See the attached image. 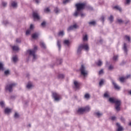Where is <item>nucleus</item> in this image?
Instances as JSON below:
<instances>
[{"mask_svg": "<svg viewBox=\"0 0 131 131\" xmlns=\"http://www.w3.org/2000/svg\"><path fill=\"white\" fill-rule=\"evenodd\" d=\"M27 89H31V88H32V84L31 83H28L27 85Z\"/></svg>", "mask_w": 131, "mask_h": 131, "instance_id": "37", "label": "nucleus"}, {"mask_svg": "<svg viewBox=\"0 0 131 131\" xmlns=\"http://www.w3.org/2000/svg\"><path fill=\"white\" fill-rule=\"evenodd\" d=\"M69 2H70V0H64L63 1V4L64 5H66V4H68V3H69Z\"/></svg>", "mask_w": 131, "mask_h": 131, "instance_id": "42", "label": "nucleus"}, {"mask_svg": "<svg viewBox=\"0 0 131 131\" xmlns=\"http://www.w3.org/2000/svg\"><path fill=\"white\" fill-rule=\"evenodd\" d=\"M103 97L104 98H110V95H109V92H106L105 93H104V95H103Z\"/></svg>", "mask_w": 131, "mask_h": 131, "instance_id": "22", "label": "nucleus"}, {"mask_svg": "<svg viewBox=\"0 0 131 131\" xmlns=\"http://www.w3.org/2000/svg\"><path fill=\"white\" fill-rule=\"evenodd\" d=\"M112 82L116 90H120V86H119L116 83H115L114 81L112 80Z\"/></svg>", "mask_w": 131, "mask_h": 131, "instance_id": "14", "label": "nucleus"}, {"mask_svg": "<svg viewBox=\"0 0 131 131\" xmlns=\"http://www.w3.org/2000/svg\"><path fill=\"white\" fill-rule=\"evenodd\" d=\"M44 12H45V13H49V12H50V9L49 8L45 9Z\"/></svg>", "mask_w": 131, "mask_h": 131, "instance_id": "45", "label": "nucleus"}, {"mask_svg": "<svg viewBox=\"0 0 131 131\" xmlns=\"http://www.w3.org/2000/svg\"><path fill=\"white\" fill-rule=\"evenodd\" d=\"M57 46L58 48L59 51H61V40H58L57 41Z\"/></svg>", "mask_w": 131, "mask_h": 131, "instance_id": "17", "label": "nucleus"}, {"mask_svg": "<svg viewBox=\"0 0 131 131\" xmlns=\"http://www.w3.org/2000/svg\"><path fill=\"white\" fill-rule=\"evenodd\" d=\"M125 38L128 40V41H130V37L129 36L125 35Z\"/></svg>", "mask_w": 131, "mask_h": 131, "instance_id": "39", "label": "nucleus"}, {"mask_svg": "<svg viewBox=\"0 0 131 131\" xmlns=\"http://www.w3.org/2000/svg\"><path fill=\"white\" fill-rule=\"evenodd\" d=\"M8 23H9L7 20H5L3 21V24H4L5 25H7V24H8Z\"/></svg>", "mask_w": 131, "mask_h": 131, "instance_id": "53", "label": "nucleus"}, {"mask_svg": "<svg viewBox=\"0 0 131 131\" xmlns=\"http://www.w3.org/2000/svg\"><path fill=\"white\" fill-rule=\"evenodd\" d=\"M57 64H61V63H62V59H58V60H57Z\"/></svg>", "mask_w": 131, "mask_h": 131, "instance_id": "47", "label": "nucleus"}, {"mask_svg": "<svg viewBox=\"0 0 131 131\" xmlns=\"http://www.w3.org/2000/svg\"><path fill=\"white\" fill-rule=\"evenodd\" d=\"M41 26H45L46 25V22L43 21L41 24Z\"/></svg>", "mask_w": 131, "mask_h": 131, "instance_id": "56", "label": "nucleus"}, {"mask_svg": "<svg viewBox=\"0 0 131 131\" xmlns=\"http://www.w3.org/2000/svg\"><path fill=\"white\" fill-rule=\"evenodd\" d=\"M117 21L118 22V23H119L120 24H121V23H122V22H123V21L121 19H118Z\"/></svg>", "mask_w": 131, "mask_h": 131, "instance_id": "51", "label": "nucleus"}, {"mask_svg": "<svg viewBox=\"0 0 131 131\" xmlns=\"http://www.w3.org/2000/svg\"><path fill=\"white\" fill-rule=\"evenodd\" d=\"M101 21H102V22H104V19H105V17L104 16H102L101 17Z\"/></svg>", "mask_w": 131, "mask_h": 131, "instance_id": "55", "label": "nucleus"}, {"mask_svg": "<svg viewBox=\"0 0 131 131\" xmlns=\"http://www.w3.org/2000/svg\"><path fill=\"white\" fill-rule=\"evenodd\" d=\"M123 50L126 55H127V46H126V43H124L123 47Z\"/></svg>", "mask_w": 131, "mask_h": 131, "instance_id": "16", "label": "nucleus"}, {"mask_svg": "<svg viewBox=\"0 0 131 131\" xmlns=\"http://www.w3.org/2000/svg\"><path fill=\"white\" fill-rule=\"evenodd\" d=\"M90 94L88 93L85 94L84 95L85 99H86L87 100H89V99H90Z\"/></svg>", "mask_w": 131, "mask_h": 131, "instance_id": "32", "label": "nucleus"}, {"mask_svg": "<svg viewBox=\"0 0 131 131\" xmlns=\"http://www.w3.org/2000/svg\"><path fill=\"white\" fill-rule=\"evenodd\" d=\"M83 41H86L88 40V35H85L83 37Z\"/></svg>", "mask_w": 131, "mask_h": 131, "instance_id": "35", "label": "nucleus"}, {"mask_svg": "<svg viewBox=\"0 0 131 131\" xmlns=\"http://www.w3.org/2000/svg\"><path fill=\"white\" fill-rule=\"evenodd\" d=\"M79 14L81 15V16L82 17H84V16H85V14H84L81 13V11H80V12L78 13V15H79Z\"/></svg>", "mask_w": 131, "mask_h": 131, "instance_id": "46", "label": "nucleus"}, {"mask_svg": "<svg viewBox=\"0 0 131 131\" xmlns=\"http://www.w3.org/2000/svg\"><path fill=\"white\" fill-rule=\"evenodd\" d=\"M12 60L14 63H16L18 61V57L17 55L14 56L12 57Z\"/></svg>", "mask_w": 131, "mask_h": 131, "instance_id": "20", "label": "nucleus"}, {"mask_svg": "<svg viewBox=\"0 0 131 131\" xmlns=\"http://www.w3.org/2000/svg\"><path fill=\"white\" fill-rule=\"evenodd\" d=\"M112 69H113V66H112V65L110 66L109 67H108V70H112Z\"/></svg>", "mask_w": 131, "mask_h": 131, "instance_id": "52", "label": "nucleus"}, {"mask_svg": "<svg viewBox=\"0 0 131 131\" xmlns=\"http://www.w3.org/2000/svg\"><path fill=\"white\" fill-rule=\"evenodd\" d=\"M76 7V11L74 13L75 17H78V13H80L81 10H83L85 7V3H77L75 5Z\"/></svg>", "mask_w": 131, "mask_h": 131, "instance_id": "1", "label": "nucleus"}, {"mask_svg": "<svg viewBox=\"0 0 131 131\" xmlns=\"http://www.w3.org/2000/svg\"><path fill=\"white\" fill-rule=\"evenodd\" d=\"M11 6L12 7V8H17V3L16 2H12L11 3Z\"/></svg>", "mask_w": 131, "mask_h": 131, "instance_id": "19", "label": "nucleus"}, {"mask_svg": "<svg viewBox=\"0 0 131 131\" xmlns=\"http://www.w3.org/2000/svg\"><path fill=\"white\" fill-rule=\"evenodd\" d=\"M64 35H65V33L64 32V31H60L58 33L59 36H64Z\"/></svg>", "mask_w": 131, "mask_h": 131, "instance_id": "26", "label": "nucleus"}, {"mask_svg": "<svg viewBox=\"0 0 131 131\" xmlns=\"http://www.w3.org/2000/svg\"><path fill=\"white\" fill-rule=\"evenodd\" d=\"M33 17L34 19H36L37 20H39L40 19V16L37 11H34L33 12Z\"/></svg>", "mask_w": 131, "mask_h": 131, "instance_id": "8", "label": "nucleus"}, {"mask_svg": "<svg viewBox=\"0 0 131 131\" xmlns=\"http://www.w3.org/2000/svg\"><path fill=\"white\" fill-rule=\"evenodd\" d=\"M63 43L68 47L70 45V41L69 40H64L63 41Z\"/></svg>", "mask_w": 131, "mask_h": 131, "instance_id": "18", "label": "nucleus"}, {"mask_svg": "<svg viewBox=\"0 0 131 131\" xmlns=\"http://www.w3.org/2000/svg\"><path fill=\"white\" fill-rule=\"evenodd\" d=\"M103 73H104V71H103V70H101L100 71H99V75L103 74Z\"/></svg>", "mask_w": 131, "mask_h": 131, "instance_id": "50", "label": "nucleus"}, {"mask_svg": "<svg viewBox=\"0 0 131 131\" xmlns=\"http://www.w3.org/2000/svg\"><path fill=\"white\" fill-rule=\"evenodd\" d=\"M96 64L98 66H101V65L103 64V62H102V60H99L97 62H96Z\"/></svg>", "mask_w": 131, "mask_h": 131, "instance_id": "27", "label": "nucleus"}, {"mask_svg": "<svg viewBox=\"0 0 131 131\" xmlns=\"http://www.w3.org/2000/svg\"><path fill=\"white\" fill-rule=\"evenodd\" d=\"M80 71L81 75H82L83 76H86V75H88L89 73V71L86 70L85 67L83 64H82L81 66V68H80Z\"/></svg>", "mask_w": 131, "mask_h": 131, "instance_id": "5", "label": "nucleus"}, {"mask_svg": "<svg viewBox=\"0 0 131 131\" xmlns=\"http://www.w3.org/2000/svg\"><path fill=\"white\" fill-rule=\"evenodd\" d=\"M95 115L96 116H97V117H101V116L103 115V113H100V112H97L95 113Z\"/></svg>", "mask_w": 131, "mask_h": 131, "instance_id": "23", "label": "nucleus"}, {"mask_svg": "<svg viewBox=\"0 0 131 131\" xmlns=\"http://www.w3.org/2000/svg\"><path fill=\"white\" fill-rule=\"evenodd\" d=\"M64 76L63 74H59L58 75V78H59V79L64 78Z\"/></svg>", "mask_w": 131, "mask_h": 131, "instance_id": "41", "label": "nucleus"}, {"mask_svg": "<svg viewBox=\"0 0 131 131\" xmlns=\"http://www.w3.org/2000/svg\"><path fill=\"white\" fill-rule=\"evenodd\" d=\"M130 77V75H127L125 77H121L119 78V80L121 82H124V80L125 79H127V78H129Z\"/></svg>", "mask_w": 131, "mask_h": 131, "instance_id": "11", "label": "nucleus"}, {"mask_svg": "<svg viewBox=\"0 0 131 131\" xmlns=\"http://www.w3.org/2000/svg\"><path fill=\"white\" fill-rule=\"evenodd\" d=\"M77 28H78V25H77V24H75L74 25H73V26H70L67 30L68 31H70V30H73V29H77Z\"/></svg>", "mask_w": 131, "mask_h": 131, "instance_id": "9", "label": "nucleus"}, {"mask_svg": "<svg viewBox=\"0 0 131 131\" xmlns=\"http://www.w3.org/2000/svg\"><path fill=\"white\" fill-rule=\"evenodd\" d=\"M89 25H96L95 21H92L89 23Z\"/></svg>", "mask_w": 131, "mask_h": 131, "instance_id": "34", "label": "nucleus"}, {"mask_svg": "<svg viewBox=\"0 0 131 131\" xmlns=\"http://www.w3.org/2000/svg\"><path fill=\"white\" fill-rule=\"evenodd\" d=\"M37 51V47L34 46L33 50H28L27 53L30 55V56H32L33 60L32 61H35L37 59V56L35 54V52Z\"/></svg>", "mask_w": 131, "mask_h": 131, "instance_id": "3", "label": "nucleus"}, {"mask_svg": "<svg viewBox=\"0 0 131 131\" xmlns=\"http://www.w3.org/2000/svg\"><path fill=\"white\" fill-rule=\"evenodd\" d=\"M110 22H113V16L111 15L110 17L108 18Z\"/></svg>", "mask_w": 131, "mask_h": 131, "instance_id": "40", "label": "nucleus"}, {"mask_svg": "<svg viewBox=\"0 0 131 131\" xmlns=\"http://www.w3.org/2000/svg\"><path fill=\"white\" fill-rule=\"evenodd\" d=\"M12 50L13 51H19V47L16 46H13Z\"/></svg>", "mask_w": 131, "mask_h": 131, "instance_id": "28", "label": "nucleus"}, {"mask_svg": "<svg viewBox=\"0 0 131 131\" xmlns=\"http://www.w3.org/2000/svg\"><path fill=\"white\" fill-rule=\"evenodd\" d=\"M130 3V0H126V4L128 5Z\"/></svg>", "mask_w": 131, "mask_h": 131, "instance_id": "54", "label": "nucleus"}, {"mask_svg": "<svg viewBox=\"0 0 131 131\" xmlns=\"http://www.w3.org/2000/svg\"><path fill=\"white\" fill-rule=\"evenodd\" d=\"M113 59L114 61H117V60H118V55L114 56Z\"/></svg>", "mask_w": 131, "mask_h": 131, "instance_id": "33", "label": "nucleus"}, {"mask_svg": "<svg viewBox=\"0 0 131 131\" xmlns=\"http://www.w3.org/2000/svg\"><path fill=\"white\" fill-rule=\"evenodd\" d=\"M74 89L75 90H78L79 89V85H80V83L77 81H75L74 82Z\"/></svg>", "mask_w": 131, "mask_h": 131, "instance_id": "12", "label": "nucleus"}, {"mask_svg": "<svg viewBox=\"0 0 131 131\" xmlns=\"http://www.w3.org/2000/svg\"><path fill=\"white\" fill-rule=\"evenodd\" d=\"M16 42H17L18 43L21 42V39L17 38L16 40Z\"/></svg>", "mask_w": 131, "mask_h": 131, "instance_id": "49", "label": "nucleus"}, {"mask_svg": "<svg viewBox=\"0 0 131 131\" xmlns=\"http://www.w3.org/2000/svg\"><path fill=\"white\" fill-rule=\"evenodd\" d=\"M120 120H121V121H122V122H124V119L122 117H121L120 118Z\"/></svg>", "mask_w": 131, "mask_h": 131, "instance_id": "59", "label": "nucleus"}, {"mask_svg": "<svg viewBox=\"0 0 131 131\" xmlns=\"http://www.w3.org/2000/svg\"><path fill=\"white\" fill-rule=\"evenodd\" d=\"M129 125L131 126V122L129 123Z\"/></svg>", "mask_w": 131, "mask_h": 131, "instance_id": "61", "label": "nucleus"}, {"mask_svg": "<svg viewBox=\"0 0 131 131\" xmlns=\"http://www.w3.org/2000/svg\"><path fill=\"white\" fill-rule=\"evenodd\" d=\"M7 5H8V3H7V2H2V6L3 7H7Z\"/></svg>", "mask_w": 131, "mask_h": 131, "instance_id": "43", "label": "nucleus"}, {"mask_svg": "<svg viewBox=\"0 0 131 131\" xmlns=\"http://www.w3.org/2000/svg\"><path fill=\"white\" fill-rule=\"evenodd\" d=\"M104 83V80L103 79H101L100 80V81L99 82V85L100 86H102V85H103Z\"/></svg>", "mask_w": 131, "mask_h": 131, "instance_id": "36", "label": "nucleus"}, {"mask_svg": "<svg viewBox=\"0 0 131 131\" xmlns=\"http://www.w3.org/2000/svg\"><path fill=\"white\" fill-rule=\"evenodd\" d=\"M40 46L41 47V48H43V49H46V45L43 42H41L40 43Z\"/></svg>", "mask_w": 131, "mask_h": 131, "instance_id": "29", "label": "nucleus"}, {"mask_svg": "<svg viewBox=\"0 0 131 131\" xmlns=\"http://www.w3.org/2000/svg\"><path fill=\"white\" fill-rule=\"evenodd\" d=\"M15 85H16V83H13L7 85L5 87V90L6 91H9L10 93H11V92L13 91V88Z\"/></svg>", "mask_w": 131, "mask_h": 131, "instance_id": "7", "label": "nucleus"}, {"mask_svg": "<svg viewBox=\"0 0 131 131\" xmlns=\"http://www.w3.org/2000/svg\"><path fill=\"white\" fill-rule=\"evenodd\" d=\"M91 108L89 106H86L85 107H81L78 110V114H83L84 112H86L88 111H90Z\"/></svg>", "mask_w": 131, "mask_h": 131, "instance_id": "6", "label": "nucleus"}, {"mask_svg": "<svg viewBox=\"0 0 131 131\" xmlns=\"http://www.w3.org/2000/svg\"><path fill=\"white\" fill-rule=\"evenodd\" d=\"M114 8L116 9V10H118L120 12H121V8L118 6H115Z\"/></svg>", "mask_w": 131, "mask_h": 131, "instance_id": "30", "label": "nucleus"}, {"mask_svg": "<svg viewBox=\"0 0 131 131\" xmlns=\"http://www.w3.org/2000/svg\"><path fill=\"white\" fill-rule=\"evenodd\" d=\"M54 12L56 13V14H59L60 12V10L58 9V8H55L54 9Z\"/></svg>", "mask_w": 131, "mask_h": 131, "instance_id": "31", "label": "nucleus"}, {"mask_svg": "<svg viewBox=\"0 0 131 131\" xmlns=\"http://www.w3.org/2000/svg\"><path fill=\"white\" fill-rule=\"evenodd\" d=\"M38 37V34L37 33H34L32 35V38H34V39L37 38Z\"/></svg>", "mask_w": 131, "mask_h": 131, "instance_id": "25", "label": "nucleus"}, {"mask_svg": "<svg viewBox=\"0 0 131 131\" xmlns=\"http://www.w3.org/2000/svg\"><path fill=\"white\" fill-rule=\"evenodd\" d=\"M14 117L15 118H18V117H19V114L17 113H15L14 114Z\"/></svg>", "mask_w": 131, "mask_h": 131, "instance_id": "48", "label": "nucleus"}, {"mask_svg": "<svg viewBox=\"0 0 131 131\" xmlns=\"http://www.w3.org/2000/svg\"><path fill=\"white\" fill-rule=\"evenodd\" d=\"M29 127H30V126H31V125L30 124H29Z\"/></svg>", "mask_w": 131, "mask_h": 131, "instance_id": "62", "label": "nucleus"}, {"mask_svg": "<svg viewBox=\"0 0 131 131\" xmlns=\"http://www.w3.org/2000/svg\"><path fill=\"white\" fill-rule=\"evenodd\" d=\"M33 28H34V26H33V25H31L30 27V29L28 30L26 32V35L30 34V32H31V30H32Z\"/></svg>", "mask_w": 131, "mask_h": 131, "instance_id": "13", "label": "nucleus"}, {"mask_svg": "<svg viewBox=\"0 0 131 131\" xmlns=\"http://www.w3.org/2000/svg\"><path fill=\"white\" fill-rule=\"evenodd\" d=\"M5 70V68L4 67V63L3 62H0V71H4Z\"/></svg>", "mask_w": 131, "mask_h": 131, "instance_id": "21", "label": "nucleus"}, {"mask_svg": "<svg viewBox=\"0 0 131 131\" xmlns=\"http://www.w3.org/2000/svg\"><path fill=\"white\" fill-rule=\"evenodd\" d=\"M9 73H10V71H9V70H7L4 72V74L5 75H8V74H9Z\"/></svg>", "mask_w": 131, "mask_h": 131, "instance_id": "44", "label": "nucleus"}, {"mask_svg": "<svg viewBox=\"0 0 131 131\" xmlns=\"http://www.w3.org/2000/svg\"><path fill=\"white\" fill-rule=\"evenodd\" d=\"M0 106H2V108L5 107V102L4 101L0 102Z\"/></svg>", "mask_w": 131, "mask_h": 131, "instance_id": "38", "label": "nucleus"}, {"mask_svg": "<svg viewBox=\"0 0 131 131\" xmlns=\"http://www.w3.org/2000/svg\"><path fill=\"white\" fill-rule=\"evenodd\" d=\"M36 4H39V2H40V0H34Z\"/></svg>", "mask_w": 131, "mask_h": 131, "instance_id": "58", "label": "nucleus"}, {"mask_svg": "<svg viewBox=\"0 0 131 131\" xmlns=\"http://www.w3.org/2000/svg\"><path fill=\"white\" fill-rule=\"evenodd\" d=\"M116 125L117 126V131H123V127L120 125V124L119 123H117Z\"/></svg>", "mask_w": 131, "mask_h": 131, "instance_id": "15", "label": "nucleus"}, {"mask_svg": "<svg viewBox=\"0 0 131 131\" xmlns=\"http://www.w3.org/2000/svg\"><path fill=\"white\" fill-rule=\"evenodd\" d=\"M89 45L81 44L79 46L77 49V53L78 55H79V54L81 53V51H82V50H84L85 51H89Z\"/></svg>", "mask_w": 131, "mask_h": 131, "instance_id": "4", "label": "nucleus"}, {"mask_svg": "<svg viewBox=\"0 0 131 131\" xmlns=\"http://www.w3.org/2000/svg\"><path fill=\"white\" fill-rule=\"evenodd\" d=\"M11 111H12V110H11L10 108H5V113L6 114H9V113H10Z\"/></svg>", "mask_w": 131, "mask_h": 131, "instance_id": "24", "label": "nucleus"}, {"mask_svg": "<svg viewBox=\"0 0 131 131\" xmlns=\"http://www.w3.org/2000/svg\"><path fill=\"white\" fill-rule=\"evenodd\" d=\"M109 101L111 103H115L116 105L115 109L117 111H120V107L119 106H120V104H121V101H120V100L114 99L113 98H110Z\"/></svg>", "mask_w": 131, "mask_h": 131, "instance_id": "2", "label": "nucleus"}, {"mask_svg": "<svg viewBox=\"0 0 131 131\" xmlns=\"http://www.w3.org/2000/svg\"><path fill=\"white\" fill-rule=\"evenodd\" d=\"M129 94L131 95V90L129 91Z\"/></svg>", "mask_w": 131, "mask_h": 131, "instance_id": "60", "label": "nucleus"}, {"mask_svg": "<svg viewBox=\"0 0 131 131\" xmlns=\"http://www.w3.org/2000/svg\"><path fill=\"white\" fill-rule=\"evenodd\" d=\"M53 96L55 101H59V100H60V95H59L58 93H53Z\"/></svg>", "mask_w": 131, "mask_h": 131, "instance_id": "10", "label": "nucleus"}, {"mask_svg": "<svg viewBox=\"0 0 131 131\" xmlns=\"http://www.w3.org/2000/svg\"><path fill=\"white\" fill-rule=\"evenodd\" d=\"M116 119V117L115 116L112 117V120H115Z\"/></svg>", "mask_w": 131, "mask_h": 131, "instance_id": "57", "label": "nucleus"}]
</instances>
